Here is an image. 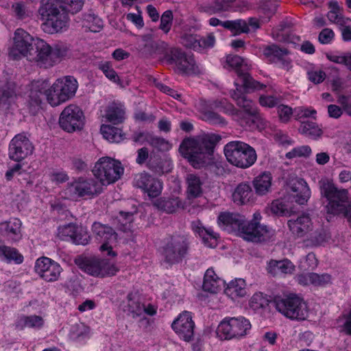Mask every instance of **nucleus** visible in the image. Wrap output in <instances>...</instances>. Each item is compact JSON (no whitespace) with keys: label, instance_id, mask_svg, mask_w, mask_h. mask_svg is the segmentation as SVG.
<instances>
[{"label":"nucleus","instance_id":"dca6fc26","mask_svg":"<svg viewBox=\"0 0 351 351\" xmlns=\"http://www.w3.org/2000/svg\"><path fill=\"white\" fill-rule=\"evenodd\" d=\"M85 124V116L82 110L75 104L66 106L60 114L59 125L67 132L81 130Z\"/></svg>","mask_w":351,"mask_h":351},{"label":"nucleus","instance_id":"79ce46f5","mask_svg":"<svg viewBox=\"0 0 351 351\" xmlns=\"http://www.w3.org/2000/svg\"><path fill=\"white\" fill-rule=\"evenodd\" d=\"M330 10L327 14L328 20L339 25L348 24L350 20L349 18H345L341 14V10L336 1H330L329 4Z\"/></svg>","mask_w":351,"mask_h":351},{"label":"nucleus","instance_id":"13d9d810","mask_svg":"<svg viewBox=\"0 0 351 351\" xmlns=\"http://www.w3.org/2000/svg\"><path fill=\"white\" fill-rule=\"evenodd\" d=\"M133 221V215L132 213H125L121 211L118 217V222L120 223V229L123 231H127L130 229V224Z\"/></svg>","mask_w":351,"mask_h":351},{"label":"nucleus","instance_id":"c85d7f7f","mask_svg":"<svg viewBox=\"0 0 351 351\" xmlns=\"http://www.w3.org/2000/svg\"><path fill=\"white\" fill-rule=\"evenodd\" d=\"M186 195L188 199L198 198L203 194L204 180L197 174L189 173L186 177Z\"/></svg>","mask_w":351,"mask_h":351},{"label":"nucleus","instance_id":"0eeeda50","mask_svg":"<svg viewBox=\"0 0 351 351\" xmlns=\"http://www.w3.org/2000/svg\"><path fill=\"white\" fill-rule=\"evenodd\" d=\"M287 224L292 234L295 238L302 239L306 247L322 245L329 238L325 230L313 231L311 219L306 214H302L296 219H289Z\"/></svg>","mask_w":351,"mask_h":351},{"label":"nucleus","instance_id":"09e8293b","mask_svg":"<svg viewBox=\"0 0 351 351\" xmlns=\"http://www.w3.org/2000/svg\"><path fill=\"white\" fill-rule=\"evenodd\" d=\"M90 238L86 228L77 226L71 242L75 245H85L89 243Z\"/></svg>","mask_w":351,"mask_h":351},{"label":"nucleus","instance_id":"9d476101","mask_svg":"<svg viewBox=\"0 0 351 351\" xmlns=\"http://www.w3.org/2000/svg\"><path fill=\"white\" fill-rule=\"evenodd\" d=\"M223 151L227 160L231 165L239 168H249L257 160L255 149L250 145L242 141L229 142L224 146Z\"/></svg>","mask_w":351,"mask_h":351},{"label":"nucleus","instance_id":"052dcab7","mask_svg":"<svg viewBox=\"0 0 351 351\" xmlns=\"http://www.w3.org/2000/svg\"><path fill=\"white\" fill-rule=\"evenodd\" d=\"M277 110L279 119L284 123L288 122L292 114H294V110H293L291 107L284 104L278 106Z\"/></svg>","mask_w":351,"mask_h":351},{"label":"nucleus","instance_id":"ea45409f","mask_svg":"<svg viewBox=\"0 0 351 351\" xmlns=\"http://www.w3.org/2000/svg\"><path fill=\"white\" fill-rule=\"evenodd\" d=\"M100 131L104 138L111 143H119L125 138V134L120 128L109 125H102Z\"/></svg>","mask_w":351,"mask_h":351},{"label":"nucleus","instance_id":"8fccbe9b","mask_svg":"<svg viewBox=\"0 0 351 351\" xmlns=\"http://www.w3.org/2000/svg\"><path fill=\"white\" fill-rule=\"evenodd\" d=\"M326 58L335 63L345 64L349 69H351V56L349 54L328 53H326Z\"/></svg>","mask_w":351,"mask_h":351},{"label":"nucleus","instance_id":"6e6d98bb","mask_svg":"<svg viewBox=\"0 0 351 351\" xmlns=\"http://www.w3.org/2000/svg\"><path fill=\"white\" fill-rule=\"evenodd\" d=\"M173 21V12L171 10H166L160 18V29L165 34L169 32Z\"/></svg>","mask_w":351,"mask_h":351},{"label":"nucleus","instance_id":"4be33fe9","mask_svg":"<svg viewBox=\"0 0 351 351\" xmlns=\"http://www.w3.org/2000/svg\"><path fill=\"white\" fill-rule=\"evenodd\" d=\"M133 185L151 198L160 195L163 189L162 182L160 180L145 172L134 176Z\"/></svg>","mask_w":351,"mask_h":351},{"label":"nucleus","instance_id":"c9c22d12","mask_svg":"<svg viewBox=\"0 0 351 351\" xmlns=\"http://www.w3.org/2000/svg\"><path fill=\"white\" fill-rule=\"evenodd\" d=\"M154 205L167 213H173L179 209L184 208V203L179 197L160 198L155 201Z\"/></svg>","mask_w":351,"mask_h":351},{"label":"nucleus","instance_id":"69168bd1","mask_svg":"<svg viewBox=\"0 0 351 351\" xmlns=\"http://www.w3.org/2000/svg\"><path fill=\"white\" fill-rule=\"evenodd\" d=\"M49 176L50 180L56 184L62 183L69 180V176L66 173L62 170L52 171Z\"/></svg>","mask_w":351,"mask_h":351},{"label":"nucleus","instance_id":"f3484780","mask_svg":"<svg viewBox=\"0 0 351 351\" xmlns=\"http://www.w3.org/2000/svg\"><path fill=\"white\" fill-rule=\"evenodd\" d=\"M186 239L181 236H173L167 239L162 250V256L166 262L173 264L180 262L187 253Z\"/></svg>","mask_w":351,"mask_h":351},{"label":"nucleus","instance_id":"bb28decb","mask_svg":"<svg viewBox=\"0 0 351 351\" xmlns=\"http://www.w3.org/2000/svg\"><path fill=\"white\" fill-rule=\"evenodd\" d=\"M181 43L185 47L200 51L214 46L215 38L213 34L206 38H200L193 34L183 33L181 36Z\"/></svg>","mask_w":351,"mask_h":351},{"label":"nucleus","instance_id":"f03ea898","mask_svg":"<svg viewBox=\"0 0 351 351\" xmlns=\"http://www.w3.org/2000/svg\"><path fill=\"white\" fill-rule=\"evenodd\" d=\"M261 219L259 212L254 213L250 221L239 213H222L218 216L217 223L223 230L234 233L244 240L261 242L274 234L273 229L260 223Z\"/></svg>","mask_w":351,"mask_h":351},{"label":"nucleus","instance_id":"49530a36","mask_svg":"<svg viewBox=\"0 0 351 351\" xmlns=\"http://www.w3.org/2000/svg\"><path fill=\"white\" fill-rule=\"evenodd\" d=\"M312 155V149L310 146L304 145L293 147L285 154V158L293 160L298 158H307Z\"/></svg>","mask_w":351,"mask_h":351},{"label":"nucleus","instance_id":"39448f33","mask_svg":"<svg viewBox=\"0 0 351 351\" xmlns=\"http://www.w3.org/2000/svg\"><path fill=\"white\" fill-rule=\"evenodd\" d=\"M319 187L321 197L324 199L323 203L328 221L343 214L351 226V199L348 189L338 188L332 179L327 178L319 181Z\"/></svg>","mask_w":351,"mask_h":351},{"label":"nucleus","instance_id":"a19ab883","mask_svg":"<svg viewBox=\"0 0 351 351\" xmlns=\"http://www.w3.org/2000/svg\"><path fill=\"white\" fill-rule=\"evenodd\" d=\"M124 114L123 106L120 104L113 103L108 107L105 117L108 121L118 124L124 120Z\"/></svg>","mask_w":351,"mask_h":351},{"label":"nucleus","instance_id":"72a5a7b5","mask_svg":"<svg viewBox=\"0 0 351 351\" xmlns=\"http://www.w3.org/2000/svg\"><path fill=\"white\" fill-rule=\"evenodd\" d=\"M295 270V265L288 259L271 260L267 264V271L271 274H291Z\"/></svg>","mask_w":351,"mask_h":351},{"label":"nucleus","instance_id":"7c9ffc66","mask_svg":"<svg viewBox=\"0 0 351 351\" xmlns=\"http://www.w3.org/2000/svg\"><path fill=\"white\" fill-rule=\"evenodd\" d=\"M232 199L234 203L239 205L246 204L254 200V193L249 182H241L235 187Z\"/></svg>","mask_w":351,"mask_h":351},{"label":"nucleus","instance_id":"0e129e2a","mask_svg":"<svg viewBox=\"0 0 351 351\" xmlns=\"http://www.w3.org/2000/svg\"><path fill=\"white\" fill-rule=\"evenodd\" d=\"M280 100L276 97L272 95H262L259 97V104L261 106L265 108H274L276 106Z\"/></svg>","mask_w":351,"mask_h":351},{"label":"nucleus","instance_id":"338daca9","mask_svg":"<svg viewBox=\"0 0 351 351\" xmlns=\"http://www.w3.org/2000/svg\"><path fill=\"white\" fill-rule=\"evenodd\" d=\"M317 265V260L313 253L308 254L304 260L300 263V267L303 269H313Z\"/></svg>","mask_w":351,"mask_h":351},{"label":"nucleus","instance_id":"6e6552de","mask_svg":"<svg viewBox=\"0 0 351 351\" xmlns=\"http://www.w3.org/2000/svg\"><path fill=\"white\" fill-rule=\"evenodd\" d=\"M277 311L291 320L302 321L308 317L306 302L294 293L278 295L274 300Z\"/></svg>","mask_w":351,"mask_h":351},{"label":"nucleus","instance_id":"5fc2aeb1","mask_svg":"<svg viewBox=\"0 0 351 351\" xmlns=\"http://www.w3.org/2000/svg\"><path fill=\"white\" fill-rule=\"evenodd\" d=\"M308 79L315 84H320L326 79V73L320 69L312 68L307 71Z\"/></svg>","mask_w":351,"mask_h":351},{"label":"nucleus","instance_id":"de8ad7c7","mask_svg":"<svg viewBox=\"0 0 351 351\" xmlns=\"http://www.w3.org/2000/svg\"><path fill=\"white\" fill-rule=\"evenodd\" d=\"M99 68L109 80L115 84H121L119 77L116 71L113 69L112 65L110 62H101L99 64Z\"/></svg>","mask_w":351,"mask_h":351},{"label":"nucleus","instance_id":"a878e982","mask_svg":"<svg viewBox=\"0 0 351 351\" xmlns=\"http://www.w3.org/2000/svg\"><path fill=\"white\" fill-rule=\"evenodd\" d=\"M0 234L12 242H19L23 237L22 221L14 217L0 223Z\"/></svg>","mask_w":351,"mask_h":351},{"label":"nucleus","instance_id":"e433bc0d","mask_svg":"<svg viewBox=\"0 0 351 351\" xmlns=\"http://www.w3.org/2000/svg\"><path fill=\"white\" fill-rule=\"evenodd\" d=\"M121 308L124 312L133 317L140 316L143 313V305L139 302L136 294L132 293L128 294L127 300L123 302Z\"/></svg>","mask_w":351,"mask_h":351},{"label":"nucleus","instance_id":"412c9836","mask_svg":"<svg viewBox=\"0 0 351 351\" xmlns=\"http://www.w3.org/2000/svg\"><path fill=\"white\" fill-rule=\"evenodd\" d=\"M34 147L24 134H16L9 145V157L16 162L21 161L33 153Z\"/></svg>","mask_w":351,"mask_h":351},{"label":"nucleus","instance_id":"2f4dec72","mask_svg":"<svg viewBox=\"0 0 351 351\" xmlns=\"http://www.w3.org/2000/svg\"><path fill=\"white\" fill-rule=\"evenodd\" d=\"M192 228L202 239L207 247H215L217 245L218 235L212 228H206L199 221L193 223Z\"/></svg>","mask_w":351,"mask_h":351},{"label":"nucleus","instance_id":"a211bd4d","mask_svg":"<svg viewBox=\"0 0 351 351\" xmlns=\"http://www.w3.org/2000/svg\"><path fill=\"white\" fill-rule=\"evenodd\" d=\"M195 326L192 313L184 311L174 319L171 324V328L180 339L190 341L194 335Z\"/></svg>","mask_w":351,"mask_h":351},{"label":"nucleus","instance_id":"4468645a","mask_svg":"<svg viewBox=\"0 0 351 351\" xmlns=\"http://www.w3.org/2000/svg\"><path fill=\"white\" fill-rule=\"evenodd\" d=\"M37 38L22 28L16 29L8 44V55L13 60L27 59Z\"/></svg>","mask_w":351,"mask_h":351},{"label":"nucleus","instance_id":"aec40b11","mask_svg":"<svg viewBox=\"0 0 351 351\" xmlns=\"http://www.w3.org/2000/svg\"><path fill=\"white\" fill-rule=\"evenodd\" d=\"M34 270L44 280L54 282L58 280L62 269L57 262L48 257L43 256L36 261Z\"/></svg>","mask_w":351,"mask_h":351},{"label":"nucleus","instance_id":"ddd939ff","mask_svg":"<svg viewBox=\"0 0 351 351\" xmlns=\"http://www.w3.org/2000/svg\"><path fill=\"white\" fill-rule=\"evenodd\" d=\"M252 328L249 319L243 317H227L219 324L216 334L220 339L230 340L246 336Z\"/></svg>","mask_w":351,"mask_h":351},{"label":"nucleus","instance_id":"2eb2a0df","mask_svg":"<svg viewBox=\"0 0 351 351\" xmlns=\"http://www.w3.org/2000/svg\"><path fill=\"white\" fill-rule=\"evenodd\" d=\"M92 231L95 239L100 244L99 251L104 255L116 257L117 256L114 248L117 245V234L109 226L99 222H95L92 226Z\"/></svg>","mask_w":351,"mask_h":351},{"label":"nucleus","instance_id":"b1692460","mask_svg":"<svg viewBox=\"0 0 351 351\" xmlns=\"http://www.w3.org/2000/svg\"><path fill=\"white\" fill-rule=\"evenodd\" d=\"M289 51L285 48H282L276 45L265 46L262 49L263 58L270 63H278L280 65L289 70L291 67V60L288 58Z\"/></svg>","mask_w":351,"mask_h":351},{"label":"nucleus","instance_id":"4d7b16f0","mask_svg":"<svg viewBox=\"0 0 351 351\" xmlns=\"http://www.w3.org/2000/svg\"><path fill=\"white\" fill-rule=\"evenodd\" d=\"M267 300L262 293H254L250 300V306L254 310H258L267 305Z\"/></svg>","mask_w":351,"mask_h":351},{"label":"nucleus","instance_id":"864d4df0","mask_svg":"<svg viewBox=\"0 0 351 351\" xmlns=\"http://www.w3.org/2000/svg\"><path fill=\"white\" fill-rule=\"evenodd\" d=\"M68 51V47L64 44H56L51 47V56L52 60L54 61V65L66 57Z\"/></svg>","mask_w":351,"mask_h":351},{"label":"nucleus","instance_id":"c03bdc74","mask_svg":"<svg viewBox=\"0 0 351 351\" xmlns=\"http://www.w3.org/2000/svg\"><path fill=\"white\" fill-rule=\"evenodd\" d=\"M221 26L230 29L234 35L250 32L247 21L242 19L226 21L221 23Z\"/></svg>","mask_w":351,"mask_h":351},{"label":"nucleus","instance_id":"603ef678","mask_svg":"<svg viewBox=\"0 0 351 351\" xmlns=\"http://www.w3.org/2000/svg\"><path fill=\"white\" fill-rule=\"evenodd\" d=\"M89 333V328L82 324H75L70 330V337L73 340H80Z\"/></svg>","mask_w":351,"mask_h":351},{"label":"nucleus","instance_id":"f257e3e1","mask_svg":"<svg viewBox=\"0 0 351 351\" xmlns=\"http://www.w3.org/2000/svg\"><path fill=\"white\" fill-rule=\"evenodd\" d=\"M223 66L236 72L237 78L234 81V85L237 91H234L232 97L237 105L243 109L248 117L247 120L254 121L256 118V108L252 100L247 99L241 93V90L243 89L245 92H250V90L263 89L265 86L252 80L247 72L251 68V64L247 60L237 55H228L226 58Z\"/></svg>","mask_w":351,"mask_h":351},{"label":"nucleus","instance_id":"f704fd0d","mask_svg":"<svg viewBox=\"0 0 351 351\" xmlns=\"http://www.w3.org/2000/svg\"><path fill=\"white\" fill-rule=\"evenodd\" d=\"M81 25L86 32H99L102 29L104 23L99 16L89 12L83 15Z\"/></svg>","mask_w":351,"mask_h":351},{"label":"nucleus","instance_id":"393cba45","mask_svg":"<svg viewBox=\"0 0 351 351\" xmlns=\"http://www.w3.org/2000/svg\"><path fill=\"white\" fill-rule=\"evenodd\" d=\"M288 191L290 198L300 205L306 204L311 196L308 184L304 179L300 178H294L289 180Z\"/></svg>","mask_w":351,"mask_h":351},{"label":"nucleus","instance_id":"e2e57ef3","mask_svg":"<svg viewBox=\"0 0 351 351\" xmlns=\"http://www.w3.org/2000/svg\"><path fill=\"white\" fill-rule=\"evenodd\" d=\"M312 285L324 286L330 282L331 277L327 274H317L311 273Z\"/></svg>","mask_w":351,"mask_h":351},{"label":"nucleus","instance_id":"58836bf2","mask_svg":"<svg viewBox=\"0 0 351 351\" xmlns=\"http://www.w3.org/2000/svg\"><path fill=\"white\" fill-rule=\"evenodd\" d=\"M0 259L7 263L21 264L23 262V256L14 247L6 245L0 246Z\"/></svg>","mask_w":351,"mask_h":351},{"label":"nucleus","instance_id":"774afa93","mask_svg":"<svg viewBox=\"0 0 351 351\" xmlns=\"http://www.w3.org/2000/svg\"><path fill=\"white\" fill-rule=\"evenodd\" d=\"M335 38L334 32L329 29H324L319 34L318 39L320 43L328 45L332 43Z\"/></svg>","mask_w":351,"mask_h":351},{"label":"nucleus","instance_id":"a18cd8bd","mask_svg":"<svg viewBox=\"0 0 351 351\" xmlns=\"http://www.w3.org/2000/svg\"><path fill=\"white\" fill-rule=\"evenodd\" d=\"M299 130L302 134L313 139H317L322 135V129L313 122L302 123Z\"/></svg>","mask_w":351,"mask_h":351},{"label":"nucleus","instance_id":"37998d69","mask_svg":"<svg viewBox=\"0 0 351 351\" xmlns=\"http://www.w3.org/2000/svg\"><path fill=\"white\" fill-rule=\"evenodd\" d=\"M269 208L271 213L278 216L288 215L292 212L291 204L286 197L273 201Z\"/></svg>","mask_w":351,"mask_h":351},{"label":"nucleus","instance_id":"1a4fd4ad","mask_svg":"<svg viewBox=\"0 0 351 351\" xmlns=\"http://www.w3.org/2000/svg\"><path fill=\"white\" fill-rule=\"evenodd\" d=\"M102 190V186L93 178L80 177L69 182L60 195L64 199L77 201L80 198H93Z\"/></svg>","mask_w":351,"mask_h":351},{"label":"nucleus","instance_id":"7ed1b4c3","mask_svg":"<svg viewBox=\"0 0 351 351\" xmlns=\"http://www.w3.org/2000/svg\"><path fill=\"white\" fill-rule=\"evenodd\" d=\"M48 87L45 81H36L31 84L29 92V105L38 108L41 97L45 95L48 103L53 107L61 105L72 99L77 90L78 83L72 76H64L57 79Z\"/></svg>","mask_w":351,"mask_h":351},{"label":"nucleus","instance_id":"3c124183","mask_svg":"<svg viewBox=\"0 0 351 351\" xmlns=\"http://www.w3.org/2000/svg\"><path fill=\"white\" fill-rule=\"evenodd\" d=\"M77 228V226L72 223L60 226L58 230V236L62 240L72 241Z\"/></svg>","mask_w":351,"mask_h":351},{"label":"nucleus","instance_id":"f8f14e48","mask_svg":"<svg viewBox=\"0 0 351 351\" xmlns=\"http://www.w3.org/2000/svg\"><path fill=\"white\" fill-rule=\"evenodd\" d=\"M123 172L121 163L108 156L100 158L93 169V175L98 179L101 186L114 183L121 178Z\"/></svg>","mask_w":351,"mask_h":351},{"label":"nucleus","instance_id":"c756f323","mask_svg":"<svg viewBox=\"0 0 351 351\" xmlns=\"http://www.w3.org/2000/svg\"><path fill=\"white\" fill-rule=\"evenodd\" d=\"M273 178L269 172L265 171L252 180V186L257 195L264 196L271 191Z\"/></svg>","mask_w":351,"mask_h":351},{"label":"nucleus","instance_id":"9b49d317","mask_svg":"<svg viewBox=\"0 0 351 351\" xmlns=\"http://www.w3.org/2000/svg\"><path fill=\"white\" fill-rule=\"evenodd\" d=\"M75 263L84 272L96 278L114 276L119 271L117 263L109 258L80 256L75 258Z\"/></svg>","mask_w":351,"mask_h":351},{"label":"nucleus","instance_id":"4c0bfd02","mask_svg":"<svg viewBox=\"0 0 351 351\" xmlns=\"http://www.w3.org/2000/svg\"><path fill=\"white\" fill-rule=\"evenodd\" d=\"M44 320L42 317L38 315H21L16 321V327L19 329L25 328H40L43 326Z\"/></svg>","mask_w":351,"mask_h":351},{"label":"nucleus","instance_id":"6ab92c4d","mask_svg":"<svg viewBox=\"0 0 351 351\" xmlns=\"http://www.w3.org/2000/svg\"><path fill=\"white\" fill-rule=\"evenodd\" d=\"M36 51H32L29 54L27 60L35 63L41 68H50L54 66V61L52 60L51 46L43 39L37 38L34 45Z\"/></svg>","mask_w":351,"mask_h":351},{"label":"nucleus","instance_id":"cd10ccee","mask_svg":"<svg viewBox=\"0 0 351 351\" xmlns=\"http://www.w3.org/2000/svg\"><path fill=\"white\" fill-rule=\"evenodd\" d=\"M224 285L225 281L216 274L213 267L206 271L202 285L204 291L216 293L222 289Z\"/></svg>","mask_w":351,"mask_h":351},{"label":"nucleus","instance_id":"473e14b6","mask_svg":"<svg viewBox=\"0 0 351 351\" xmlns=\"http://www.w3.org/2000/svg\"><path fill=\"white\" fill-rule=\"evenodd\" d=\"M225 293L234 300L245 297L247 294L245 280L243 278L231 280L225 289Z\"/></svg>","mask_w":351,"mask_h":351},{"label":"nucleus","instance_id":"680f3d73","mask_svg":"<svg viewBox=\"0 0 351 351\" xmlns=\"http://www.w3.org/2000/svg\"><path fill=\"white\" fill-rule=\"evenodd\" d=\"M316 114V110L311 108L299 106L295 108L294 109V116L296 119L309 117H315Z\"/></svg>","mask_w":351,"mask_h":351},{"label":"nucleus","instance_id":"5701e85b","mask_svg":"<svg viewBox=\"0 0 351 351\" xmlns=\"http://www.w3.org/2000/svg\"><path fill=\"white\" fill-rule=\"evenodd\" d=\"M166 59L171 63H174L178 72L183 74L191 75L197 71L195 60L192 56L186 55L177 48H172L167 54Z\"/></svg>","mask_w":351,"mask_h":351},{"label":"nucleus","instance_id":"bf43d9fd","mask_svg":"<svg viewBox=\"0 0 351 351\" xmlns=\"http://www.w3.org/2000/svg\"><path fill=\"white\" fill-rule=\"evenodd\" d=\"M16 97L15 86L9 85L6 88L0 90V106L5 104L7 102Z\"/></svg>","mask_w":351,"mask_h":351},{"label":"nucleus","instance_id":"423d86ee","mask_svg":"<svg viewBox=\"0 0 351 351\" xmlns=\"http://www.w3.org/2000/svg\"><path fill=\"white\" fill-rule=\"evenodd\" d=\"M56 0H41L38 14L42 21L43 31L49 34L62 33L68 29L69 17L60 6L55 5Z\"/></svg>","mask_w":351,"mask_h":351},{"label":"nucleus","instance_id":"20e7f679","mask_svg":"<svg viewBox=\"0 0 351 351\" xmlns=\"http://www.w3.org/2000/svg\"><path fill=\"white\" fill-rule=\"evenodd\" d=\"M218 136L206 134L183 140L180 152L196 169L210 164L214 159V148L219 141Z\"/></svg>","mask_w":351,"mask_h":351}]
</instances>
